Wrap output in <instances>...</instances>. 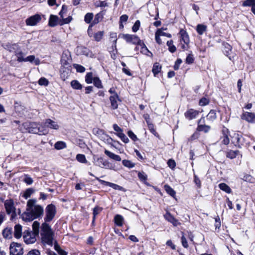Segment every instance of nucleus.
<instances>
[{
    "instance_id": "nucleus-1",
    "label": "nucleus",
    "mask_w": 255,
    "mask_h": 255,
    "mask_svg": "<svg viewBox=\"0 0 255 255\" xmlns=\"http://www.w3.org/2000/svg\"><path fill=\"white\" fill-rule=\"evenodd\" d=\"M36 200L30 199L27 202L26 211L22 214V218L25 221H31L43 215V209L36 204Z\"/></svg>"
},
{
    "instance_id": "nucleus-2",
    "label": "nucleus",
    "mask_w": 255,
    "mask_h": 255,
    "mask_svg": "<svg viewBox=\"0 0 255 255\" xmlns=\"http://www.w3.org/2000/svg\"><path fill=\"white\" fill-rule=\"evenodd\" d=\"M41 240L43 244L52 246L53 241V233L50 226L46 223L41 225Z\"/></svg>"
},
{
    "instance_id": "nucleus-3",
    "label": "nucleus",
    "mask_w": 255,
    "mask_h": 255,
    "mask_svg": "<svg viewBox=\"0 0 255 255\" xmlns=\"http://www.w3.org/2000/svg\"><path fill=\"white\" fill-rule=\"evenodd\" d=\"M119 37L125 39L128 43H131L133 44L141 45L142 44L141 40L136 35L121 33L119 35Z\"/></svg>"
},
{
    "instance_id": "nucleus-4",
    "label": "nucleus",
    "mask_w": 255,
    "mask_h": 255,
    "mask_svg": "<svg viewBox=\"0 0 255 255\" xmlns=\"http://www.w3.org/2000/svg\"><path fill=\"white\" fill-rule=\"evenodd\" d=\"M56 213V207L53 204L48 205L45 209V216L44 218V223L51 221L54 218Z\"/></svg>"
},
{
    "instance_id": "nucleus-5",
    "label": "nucleus",
    "mask_w": 255,
    "mask_h": 255,
    "mask_svg": "<svg viewBox=\"0 0 255 255\" xmlns=\"http://www.w3.org/2000/svg\"><path fill=\"white\" fill-rule=\"evenodd\" d=\"M29 132L40 135H45L48 133V130L44 127H39L37 124L32 123L29 124Z\"/></svg>"
},
{
    "instance_id": "nucleus-6",
    "label": "nucleus",
    "mask_w": 255,
    "mask_h": 255,
    "mask_svg": "<svg viewBox=\"0 0 255 255\" xmlns=\"http://www.w3.org/2000/svg\"><path fill=\"white\" fill-rule=\"evenodd\" d=\"M9 251L10 255H22L23 254L21 245L15 242L10 244Z\"/></svg>"
},
{
    "instance_id": "nucleus-7",
    "label": "nucleus",
    "mask_w": 255,
    "mask_h": 255,
    "mask_svg": "<svg viewBox=\"0 0 255 255\" xmlns=\"http://www.w3.org/2000/svg\"><path fill=\"white\" fill-rule=\"evenodd\" d=\"M37 235L35 234L31 231H25L23 233V240L27 244H33L35 242L36 237Z\"/></svg>"
},
{
    "instance_id": "nucleus-8",
    "label": "nucleus",
    "mask_w": 255,
    "mask_h": 255,
    "mask_svg": "<svg viewBox=\"0 0 255 255\" xmlns=\"http://www.w3.org/2000/svg\"><path fill=\"white\" fill-rule=\"evenodd\" d=\"M4 207L7 214H11L13 217L15 215V208L14 206L13 200H6L4 202Z\"/></svg>"
},
{
    "instance_id": "nucleus-9",
    "label": "nucleus",
    "mask_w": 255,
    "mask_h": 255,
    "mask_svg": "<svg viewBox=\"0 0 255 255\" xmlns=\"http://www.w3.org/2000/svg\"><path fill=\"white\" fill-rule=\"evenodd\" d=\"M41 20V16L38 14L32 15L25 20V23L27 26H35Z\"/></svg>"
},
{
    "instance_id": "nucleus-10",
    "label": "nucleus",
    "mask_w": 255,
    "mask_h": 255,
    "mask_svg": "<svg viewBox=\"0 0 255 255\" xmlns=\"http://www.w3.org/2000/svg\"><path fill=\"white\" fill-rule=\"evenodd\" d=\"M95 164L101 168H105L106 169H114L110 163L107 160L100 157L98 158L95 161Z\"/></svg>"
},
{
    "instance_id": "nucleus-11",
    "label": "nucleus",
    "mask_w": 255,
    "mask_h": 255,
    "mask_svg": "<svg viewBox=\"0 0 255 255\" xmlns=\"http://www.w3.org/2000/svg\"><path fill=\"white\" fill-rule=\"evenodd\" d=\"M241 118L249 123H255V113H254L244 111L241 116Z\"/></svg>"
},
{
    "instance_id": "nucleus-12",
    "label": "nucleus",
    "mask_w": 255,
    "mask_h": 255,
    "mask_svg": "<svg viewBox=\"0 0 255 255\" xmlns=\"http://www.w3.org/2000/svg\"><path fill=\"white\" fill-rule=\"evenodd\" d=\"M96 179L97 180H98L101 184L102 185H106V186H108L109 187H112V188L115 189V190H120V191H123L124 190V189L123 187L122 186H120L117 184H116L115 183H111V182H108V181H105V180H101L98 177H96Z\"/></svg>"
},
{
    "instance_id": "nucleus-13",
    "label": "nucleus",
    "mask_w": 255,
    "mask_h": 255,
    "mask_svg": "<svg viewBox=\"0 0 255 255\" xmlns=\"http://www.w3.org/2000/svg\"><path fill=\"white\" fill-rule=\"evenodd\" d=\"M44 127L45 128H48L51 129L58 130L60 127L57 122L52 120L50 119H47L45 120Z\"/></svg>"
},
{
    "instance_id": "nucleus-14",
    "label": "nucleus",
    "mask_w": 255,
    "mask_h": 255,
    "mask_svg": "<svg viewBox=\"0 0 255 255\" xmlns=\"http://www.w3.org/2000/svg\"><path fill=\"white\" fill-rule=\"evenodd\" d=\"M199 111L190 109L187 110L185 113L184 116L185 118L188 120H192L195 119L199 115Z\"/></svg>"
},
{
    "instance_id": "nucleus-15",
    "label": "nucleus",
    "mask_w": 255,
    "mask_h": 255,
    "mask_svg": "<svg viewBox=\"0 0 255 255\" xmlns=\"http://www.w3.org/2000/svg\"><path fill=\"white\" fill-rule=\"evenodd\" d=\"M111 108L113 110L117 109L118 107L119 103L121 102L118 95H111L110 97Z\"/></svg>"
},
{
    "instance_id": "nucleus-16",
    "label": "nucleus",
    "mask_w": 255,
    "mask_h": 255,
    "mask_svg": "<svg viewBox=\"0 0 255 255\" xmlns=\"http://www.w3.org/2000/svg\"><path fill=\"white\" fill-rule=\"evenodd\" d=\"M242 136L239 133H235L232 136V141L236 146L241 147L243 143L241 141Z\"/></svg>"
},
{
    "instance_id": "nucleus-17",
    "label": "nucleus",
    "mask_w": 255,
    "mask_h": 255,
    "mask_svg": "<svg viewBox=\"0 0 255 255\" xmlns=\"http://www.w3.org/2000/svg\"><path fill=\"white\" fill-rule=\"evenodd\" d=\"M164 217L167 221L171 223L174 226L176 227L180 225V223L169 212H167Z\"/></svg>"
},
{
    "instance_id": "nucleus-18",
    "label": "nucleus",
    "mask_w": 255,
    "mask_h": 255,
    "mask_svg": "<svg viewBox=\"0 0 255 255\" xmlns=\"http://www.w3.org/2000/svg\"><path fill=\"white\" fill-rule=\"evenodd\" d=\"M179 34L181 42H183L185 44L188 45L190 42V40L189 35L186 31L183 29H181L180 30Z\"/></svg>"
},
{
    "instance_id": "nucleus-19",
    "label": "nucleus",
    "mask_w": 255,
    "mask_h": 255,
    "mask_svg": "<svg viewBox=\"0 0 255 255\" xmlns=\"http://www.w3.org/2000/svg\"><path fill=\"white\" fill-rule=\"evenodd\" d=\"M4 48L8 51H9L10 52H14V53L18 50L19 49V46L18 44L14 43V44H6L4 45H3Z\"/></svg>"
},
{
    "instance_id": "nucleus-20",
    "label": "nucleus",
    "mask_w": 255,
    "mask_h": 255,
    "mask_svg": "<svg viewBox=\"0 0 255 255\" xmlns=\"http://www.w3.org/2000/svg\"><path fill=\"white\" fill-rule=\"evenodd\" d=\"M61 63L62 65L64 67L69 66L71 63V59L66 54L63 53L61 59Z\"/></svg>"
},
{
    "instance_id": "nucleus-21",
    "label": "nucleus",
    "mask_w": 255,
    "mask_h": 255,
    "mask_svg": "<svg viewBox=\"0 0 255 255\" xmlns=\"http://www.w3.org/2000/svg\"><path fill=\"white\" fill-rule=\"evenodd\" d=\"M103 18V15L101 13H98L95 15L94 19L93 20L91 25L89 26L88 29V33H89V34L90 28L92 27L94 25L98 23L102 20Z\"/></svg>"
},
{
    "instance_id": "nucleus-22",
    "label": "nucleus",
    "mask_w": 255,
    "mask_h": 255,
    "mask_svg": "<svg viewBox=\"0 0 255 255\" xmlns=\"http://www.w3.org/2000/svg\"><path fill=\"white\" fill-rule=\"evenodd\" d=\"M58 17L56 15H51L49 19V25L51 27L55 26L59 23Z\"/></svg>"
},
{
    "instance_id": "nucleus-23",
    "label": "nucleus",
    "mask_w": 255,
    "mask_h": 255,
    "mask_svg": "<svg viewBox=\"0 0 255 255\" xmlns=\"http://www.w3.org/2000/svg\"><path fill=\"white\" fill-rule=\"evenodd\" d=\"M202 119H201L198 122V125L197 128V130L199 131H204L205 133L208 132L211 127L209 126H207L206 125H201L200 123L201 122Z\"/></svg>"
},
{
    "instance_id": "nucleus-24",
    "label": "nucleus",
    "mask_w": 255,
    "mask_h": 255,
    "mask_svg": "<svg viewBox=\"0 0 255 255\" xmlns=\"http://www.w3.org/2000/svg\"><path fill=\"white\" fill-rule=\"evenodd\" d=\"M14 236L16 239H19L22 235V226L19 224L16 225L14 228Z\"/></svg>"
},
{
    "instance_id": "nucleus-25",
    "label": "nucleus",
    "mask_w": 255,
    "mask_h": 255,
    "mask_svg": "<svg viewBox=\"0 0 255 255\" xmlns=\"http://www.w3.org/2000/svg\"><path fill=\"white\" fill-rule=\"evenodd\" d=\"M104 153L108 157H109L110 158H111L114 160L120 161L122 160L121 157L119 155L115 154L114 153H113L108 150L106 149L104 151Z\"/></svg>"
},
{
    "instance_id": "nucleus-26",
    "label": "nucleus",
    "mask_w": 255,
    "mask_h": 255,
    "mask_svg": "<svg viewBox=\"0 0 255 255\" xmlns=\"http://www.w3.org/2000/svg\"><path fill=\"white\" fill-rule=\"evenodd\" d=\"M97 133L99 135H101V138L103 140H106L108 142H110L111 141H113V139L110 137L108 135L105 134L103 130L98 129L97 131Z\"/></svg>"
},
{
    "instance_id": "nucleus-27",
    "label": "nucleus",
    "mask_w": 255,
    "mask_h": 255,
    "mask_svg": "<svg viewBox=\"0 0 255 255\" xmlns=\"http://www.w3.org/2000/svg\"><path fill=\"white\" fill-rule=\"evenodd\" d=\"M23 62H34V63L36 65H38L40 64V60L38 58H35V56L34 55H30L27 56L26 58H24Z\"/></svg>"
},
{
    "instance_id": "nucleus-28",
    "label": "nucleus",
    "mask_w": 255,
    "mask_h": 255,
    "mask_svg": "<svg viewBox=\"0 0 255 255\" xmlns=\"http://www.w3.org/2000/svg\"><path fill=\"white\" fill-rule=\"evenodd\" d=\"M2 236L5 239H11L12 238V229L6 228L2 231Z\"/></svg>"
},
{
    "instance_id": "nucleus-29",
    "label": "nucleus",
    "mask_w": 255,
    "mask_h": 255,
    "mask_svg": "<svg viewBox=\"0 0 255 255\" xmlns=\"http://www.w3.org/2000/svg\"><path fill=\"white\" fill-rule=\"evenodd\" d=\"M115 223L119 227L123 225L124 218L120 215H117L114 218Z\"/></svg>"
},
{
    "instance_id": "nucleus-30",
    "label": "nucleus",
    "mask_w": 255,
    "mask_h": 255,
    "mask_svg": "<svg viewBox=\"0 0 255 255\" xmlns=\"http://www.w3.org/2000/svg\"><path fill=\"white\" fill-rule=\"evenodd\" d=\"M164 189L166 192L171 196L173 198L175 197V191L168 185L166 184L164 186Z\"/></svg>"
},
{
    "instance_id": "nucleus-31",
    "label": "nucleus",
    "mask_w": 255,
    "mask_h": 255,
    "mask_svg": "<svg viewBox=\"0 0 255 255\" xmlns=\"http://www.w3.org/2000/svg\"><path fill=\"white\" fill-rule=\"evenodd\" d=\"M15 55L16 56L17 61L18 62H22L24 61V58L23 57V53L20 48L15 53Z\"/></svg>"
},
{
    "instance_id": "nucleus-32",
    "label": "nucleus",
    "mask_w": 255,
    "mask_h": 255,
    "mask_svg": "<svg viewBox=\"0 0 255 255\" xmlns=\"http://www.w3.org/2000/svg\"><path fill=\"white\" fill-rule=\"evenodd\" d=\"M219 188L227 193H230L232 191L230 187L226 183H221L219 184Z\"/></svg>"
},
{
    "instance_id": "nucleus-33",
    "label": "nucleus",
    "mask_w": 255,
    "mask_h": 255,
    "mask_svg": "<svg viewBox=\"0 0 255 255\" xmlns=\"http://www.w3.org/2000/svg\"><path fill=\"white\" fill-rule=\"evenodd\" d=\"M217 118V115L215 111L211 110L207 116V119L210 122H213Z\"/></svg>"
},
{
    "instance_id": "nucleus-34",
    "label": "nucleus",
    "mask_w": 255,
    "mask_h": 255,
    "mask_svg": "<svg viewBox=\"0 0 255 255\" xmlns=\"http://www.w3.org/2000/svg\"><path fill=\"white\" fill-rule=\"evenodd\" d=\"M54 147L57 150L62 149L66 147V144L64 141H59L55 143Z\"/></svg>"
},
{
    "instance_id": "nucleus-35",
    "label": "nucleus",
    "mask_w": 255,
    "mask_h": 255,
    "mask_svg": "<svg viewBox=\"0 0 255 255\" xmlns=\"http://www.w3.org/2000/svg\"><path fill=\"white\" fill-rule=\"evenodd\" d=\"M71 87L76 90H80L82 88V85L77 80H73L71 82Z\"/></svg>"
},
{
    "instance_id": "nucleus-36",
    "label": "nucleus",
    "mask_w": 255,
    "mask_h": 255,
    "mask_svg": "<svg viewBox=\"0 0 255 255\" xmlns=\"http://www.w3.org/2000/svg\"><path fill=\"white\" fill-rule=\"evenodd\" d=\"M206 26L199 24L197 26L196 30L199 34L202 35L206 30Z\"/></svg>"
},
{
    "instance_id": "nucleus-37",
    "label": "nucleus",
    "mask_w": 255,
    "mask_h": 255,
    "mask_svg": "<svg viewBox=\"0 0 255 255\" xmlns=\"http://www.w3.org/2000/svg\"><path fill=\"white\" fill-rule=\"evenodd\" d=\"M54 249L59 255H67V253L63 250L57 243L54 244Z\"/></svg>"
},
{
    "instance_id": "nucleus-38",
    "label": "nucleus",
    "mask_w": 255,
    "mask_h": 255,
    "mask_svg": "<svg viewBox=\"0 0 255 255\" xmlns=\"http://www.w3.org/2000/svg\"><path fill=\"white\" fill-rule=\"evenodd\" d=\"M161 69V67L158 63H155L152 68V72L154 75L159 73Z\"/></svg>"
},
{
    "instance_id": "nucleus-39",
    "label": "nucleus",
    "mask_w": 255,
    "mask_h": 255,
    "mask_svg": "<svg viewBox=\"0 0 255 255\" xmlns=\"http://www.w3.org/2000/svg\"><path fill=\"white\" fill-rule=\"evenodd\" d=\"M113 127L115 131L116 132L115 134L118 136H120L121 134L124 133L123 129H122L117 124H114Z\"/></svg>"
},
{
    "instance_id": "nucleus-40",
    "label": "nucleus",
    "mask_w": 255,
    "mask_h": 255,
    "mask_svg": "<svg viewBox=\"0 0 255 255\" xmlns=\"http://www.w3.org/2000/svg\"><path fill=\"white\" fill-rule=\"evenodd\" d=\"M39 223L37 221H34L32 224L33 233L35 234H39Z\"/></svg>"
},
{
    "instance_id": "nucleus-41",
    "label": "nucleus",
    "mask_w": 255,
    "mask_h": 255,
    "mask_svg": "<svg viewBox=\"0 0 255 255\" xmlns=\"http://www.w3.org/2000/svg\"><path fill=\"white\" fill-rule=\"evenodd\" d=\"M76 159L80 162L82 163H86L87 160L84 154H78L76 157Z\"/></svg>"
},
{
    "instance_id": "nucleus-42",
    "label": "nucleus",
    "mask_w": 255,
    "mask_h": 255,
    "mask_svg": "<svg viewBox=\"0 0 255 255\" xmlns=\"http://www.w3.org/2000/svg\"><path fill=\"white\" fill-rule=\"evenodd\" d=\"M102 211V208L99 206L95 207L93 209V222H94L96 217Z\"/></svg>"
},
{
    "instance_id": "nucleus-43",
    "label": "nucleus",
    "mask_w": 255,
    "mask_h": 255,
    "mask_svg": "<svg viewBox=\"0 0 255 255\" xmlns=\"http://www.w3.org/2000/svg\"><path fill=\"white\" fill-rule=\"evenodd\" d=\"M167 45L168 46L169 50L171 52L173 53L176 51V47L173 45V42L172 40L167 42Z\"/></svg>"
},
{
    "instance_id": "nucleus-44",
    "label": "nucleus",
    "mask_w": 255,
    "mask_h": 255,
    "mask_svg": "<svg viewBox=\"0 0 255 255\" xmlns=\"http://www.w3.org/2000/svg\"><path fill=\"white\" fill-rule=\"evenodd\" d=\"M104 35L103 31H98L94 34V39L96 41H100L103 38Z\"/></svg>"
},
{
    "instance_id": "nucleus-45",
    "label": "nucleus",
    "mask_w": 255,
    "mask_h": 255,
    "mask_svg": "<svg viewBox=\"0 0 255 255\" xmlns=\"http://www.w3.org/2000/svg\"><path fill=\"white\" fill-rule=\"evenodd\" d=\"M34 190L32 188H28L24 192L23 197L25 199L30 197L31 194L34 192Z\"/></svg>"
},
{
    "instance_id": "nucleus-46",
    "label": "nucleus",
    "mask_w": 255,
    "mask_h": 255,
    "mask_svg": "<svg viewBox=\"0 0 255 255\" xmlns=\"http://www.w3.org/2000/svg\"><path fill=\"white\" fill-rule=\"evenodd\" d=\"M239 151H233V150H230L228 151L227 153V156L228 158H230L231 159H233L236 157V156L239 153Z\"/></svg>"
},
{
    "instance_id": "nucleus-47",
    "label": "nucleus",
    "mask_w": 255,
    "mask_h": 255,
    "mask_svg": "<svg viewBox=\"0 0 255 255\" xmlns=\"http://www.w3.org/2000/svg\"><path fill=\"white\" fill-rule=\"evenodd\" d=\"M93 73L92 72L87 73L85 76V81L87 84H91L93 81Z\"/></svg>"
},
{
    "instance_id": "nucleus-48",
    "label": "nucleus",
    "mask_w": 255,
    "mask_h": 255,
    "mask_svg": "<svg viewBox=\"0 0 255 255\" xmlns=\"http://www.w3.org/2000/svg\"><path fill=\"white\" fill-rule=\"evenodd\" d=\"M93 81L94 85L96 87H97L98 88H103L101 81L100 80V79L98 77H94Z\"/></svg>"
},
{
    "instance_id": "nucleus-49",
    "label": "nucleus",
    "mask_w": 255,
    "mask_h": 255,
    "mask_svg": "<svg viewBox=\"0 0 255 255\" xmlns=\"http://www.w3.org/2000/svg\"><path fill=\"white\" fill-rule=\"evenodd\" d=\"M123 164L128 168H132L134 166V163H132L131 161L128 160H123L122 161Z\"/></svg>"
},
{
    "instance_id": "nucleus-50",
    "label": "nucleus",
    "mask_w": 255,
    "mask_h": 255,
    "mask_svg": "<svg viewBox=\"0 0 255 255\" xmlns=\"http://www.w3.org/2000/svg\"><path fill=\"white\" fill-rule=\"evenodd\" d=\"M93 14L92 13H87L84 17V20L87 23H90L91 22L93 18Z\"/></svg>"
},
{
    "instance_id": "nucleus-51",
    "label": "nucleus",
    "mask_w": 255,
    "mask_h": 255,
    "mask_svg": "<svg viewBox=\"0 0 255 255\" xmlns=\"http://www.w3.org/2000/svg\"><path fill=\"white\" fill-rule=\"evenodd\" d=\"M72 19V18L71 16H69L67 18H62V20L59 21V24L60 25H62L65 24H68L71 21Z\"/></svg>"
},
{
    "instance_id": "nucleus-52",
    "label": "nucleus",
    "mask_w": 255,
    "mask_h": 255,
    "mask_svg": "<svg viewBox=\"0 0 255 255\" xmlns=\"http://www.w3.org/2000/svg\"><path fill=\"white\" fill-rule=\"evenodd\" d=\"M23 181L27 185H31L33 183V180L28 175H25Z\"/></svg>"
},
{
    "instance_id": "nucleus-53",
    "label": "nucleus",
    "mask_w": 255,
    "mask_h": 255,
    "mask_svg": "<svg viewBox=\"0 0 255 255\" xmlns=\"http://www.w3.org/2000/svg\"><path fill=\"white\" fill-rule=\"evenodd\" d=\"M140 25V21L139 20H137L135 22L134 24H133V25L132 27V31L134 32H136V31H137L139 28Z\"/></svg>"
},
{
    "instance_id": "nucleus-54",
    "label": "nucleus",
    "mask_w": 255,
    "mask_h": 255,
    "mask_svg": "<svg viewBox=\"0 0 255 255\" xmlns=\"http://www.w3.org/2000/svg\"><path fill=\"white\" fill-rule=\"evenodd\" d=\"M49 82L47 79L45 78L42 77L39 79L38 81V84L41 86H47L48 85Z\"/></svg>"
},
{
    "instance_id": "nucleus-55",
    "label": "nucleus",
    "mask_w": 255,
    "mask_h": 255,
    "mask_svg": "<svg viewBox=\"0 0 255 255\" xmlns=\"http://www.w3.org/2000/svg\"><path fill=\"white\" fill-rule=\"evenodd\" d=\"M243 6H253L255 5L254 3V0H246L243 3Z\"/></svg>"
},
{
    "instance_id": "nucleus-56",
    "label": "nucleus",
    "mask_w": 255,
    "mask_h": 255,
    "mask_svg": "<svg viewBox=\"0 0 255 255\" xmlns=\"http://www.w3.org/2000/svg\"><path fill=\"white\" fill-rule=\"evenodd\" d=\"M159 32H160V30H157L155 32V39L156 42L158 44H161V43H162V41H161V39L160 38L161 35L159 34V33H160Z\"/></svg>"
},
{
    "instance_id": "nucleus-57",
    "label": "nucleus",
    "mask_w": 255,
    "mask_h": 255,
    "mask_svg": "<svg viewBox=\"0 0 255 255\" xmlns=\"http://www.w3.org/2000/svg\"><path fill=\"white\" fill-rule=\"evenodd\" d=\"M128 135L134 141L138 140V138L136 135L132 131H128Z\"/></svg>"
},
{
    "instance_id": "nucleus-58",
    "label": "nucleus",
    "mask_w": 255,
    "mask_h": 255,
    "mask_svg": "<svg viewBox=\"0 0 255 255\" xmlns=\"http://www.w3.org/2000/svg\"><path fill=\"white\" fill-rule=\"evenodd\" d=\"M74 67L78 72L82 73L84 72L85 70V67L79 64H74Z\"/></svg>"
},
{
    "instance_id": "nucleus-59",
    "label": "nucleus",
    "mask_w": 255,
    "mask_h": 255,
    "mask_svg": "<svg viewBox=\"0 0 255 255\" xmlns=\"http://www.w3.org/2000/svg\"><path fill=\"white\" fill-rule=\"evenodd\" d=\"M222 143L225 145H228L230 142V139L229 138V136L225 135L223 136L221 138Z\"/></svg>"
},
{
    "instance_id": "nucleus-60",
    "label": "nucleus",
    "mask_w": 255,
    "mask_h": 255,
    "mask_svg": "<svg viewBox=\"0 0 255 255\" xmlns=\"http://www.w3.org/2000/svg\"><path fill=\"white\" fill-rule=\"evenodd\" d=\"M209 103V99L206 98H202L199 101V105L201 106H204L208 105Z\"/></svg>"
},
{
    "instance_id": "nucleus-61",
    "label": "nucleus",
    "mask_w": 255,
    "mask_h": 255,
    "mask_svg": "<svg viewBox=\"0 0 255 255\" xmlns=\"http://www.w3.org/2000/svg\"><path fill=\"white\" fill-rule=\"evenodd\" d=\"M110 38L114 40V45L115 47H116V43H117V33L116 32H111L110 33Z\"/></svg>"
},
{
    "instance_id": "nucleus-62",
    "label": "nucleus",
    "mask_w": 255,
    "mask_h": 255,
    "mask_svg": "<svg viewBox=\"0 0 255 255\" xmlns=\"http://www.w3.org/2000/svg\"><path fill=\"white\" fill-rule=\"evenodd\" d=\"M125 143H127L129 142V139L128 137L125 135L124 133L121 134L120 136H118Z\"/></svg>"
},
{
    "instance_id": "nucleus-63",
    "label": "nucleus",
    "mask_w": 255,
    "mask_h": 255,
    "mask_svg": "<svg viewBox=\"0 0 255 255\" xmlns=\"http://www.w3.org/2000/svg\"><path fill=\"white\" fill-rule=\"evenodd\" d=\"M138 177L142 181H145L147 179V175L143 172H138Z\"/></svg>"
},
{
    "instance_id": "nucleus-64",
    "label": "nucleus",
    "mask_w": 255,
    "mask_h": 255,
    "mask_svg": "<svg viewBox=\"0 0 255 255\" xmlns=\"http://www.w3.org/2000/svg\"><path fill=\"white\" fill-rule=\"evenodd\" d=\"M168 166L171 169H173L176 166L175 161L172 159H169L167 162Z\"/></svg>"
}]
</instances>
